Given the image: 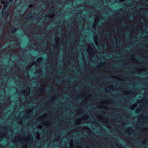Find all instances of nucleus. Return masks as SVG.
Masks as SVG:
<instances>
[{"label": "nucleus", "mask_w": 148, "mask_h": 148, "mask_svg": "<svg viewBox=\"0 0 148 148\" xmlns=\"http://www.w3.org/2000/svg\"><path fill=\"white\" fill-rule=\"evenodd\" d=\"M142 103L136 110L137 113L142 111L146 112L148 110V100L146 99L143 98L142 100Z\"/></svg>", "instance_id": "f257e3e1"}, {"label": "nucleus", "mask_w": 148, "mask_h": 148, "mask_svg": "<svg viewBox=\"0 0 148 148\" xmlns=\"http://www.w3.org/2000/svg\"><path fill=\"white\" fill-rule=\"evenodd\" d=\"M138 121L142 124H143L145 122L148 121V115L146 116H143L142 115L140 116L138 118Z\"/></svg>", "instance_id": "f03ea898"}, {"label": "nucleus", "mask_w": 148, "mask_h": 148, "mask_svg": "<svg viewBox=\"0 0 148 148\" xmlns=\"http://www.w3.org/2000/svg\"><path fill=\"white\" fill-rule=\"evenodd\" d=\"M86 49L87 50V52L88 54L91 55L93 54V49L91 47L90 45L87 44L86 45Z\"/></svg>", "instance_id": "7ed1b4c3"}, {"label": "nucleus", "mask_w": 148, "mask_h": 148, "mask_svg": "<svg viewBox=\"0 0 148 148\" xmlns=\"http://www.w3.org/2000/svg\"><path fill=\"white\" fill-rule=\"evenodd\" d=\"M88 118L89 116L88 115H86L82 117L81 119L77 120L75 122V123L76 125L79 124L81 123L82 119L86 120L88 119Z\"/></svg>", "instance_id": "20e7f679"}, {"label": "nucleus", "mask_w": 148, "mask_h": 148, "mask_svg": "<svg viewBox=\"0 0 148 148\" xmlns=\"http://www.w3.org/2000/svg\"><path fill=\"white\" fill-rule=\"evenodd\" d=\"M81 97L84 98L85 101H87L88 99H89L91 97V95L90 94L87 95V93L86 92H83L82 94Z\"/></svg>", "instance_id": "39448f33"}, {"label": "nucleus", "mask_w": 148, "mask_h": 148, "mask_svg": "<svg viewBox=\"0 0 148 148\" xmlns=\"http://www.w3.org/2000/svg\"><path fill=\"white\" fill-rule=\"evenodd\" d=\"M99 21V17L98 16H96L95 17V19L93 24V28H95L96 27V25L97 24L98 22Z\"/></svg>", "instance_id": "423d86ee"}, {"label": "nucleus", "mask_w": 148, "mask_h": 148, "mask_svg": "<svg viewBox=\"0 0 148 148\" xmlns=\"http://www.w3.org/2000/svg\"><path fill=\"white\" fill-rule=\"evenodd\" d=\"M105 88V92H108L110 90H113L114 89V86L113 85H110L109 87L107 86Z\"/></svg>", "instance_id": "0eeeda50"}, {"label": "nucleus", "mask_w": 148, "mask_h": 148, "mask_svg": "<svg viewBox=\"0 0 148 148\" xmlns=\"http://www.w3.org/2000/svg\"><path fill=\"white\" fill-rule=\"evenodd\" d=\"M125 94L130 95H132L133 96H135L137 94L135 92H132L130 91H127L125 93Z\"/></svg>", "instance_id": "6e6552de"}, {"label": "nucleus", "mask_w": 148, "mask_h": 148, "mask_svg": "<svg viewBox=\"0 0 148 148\" xmlns=\"http://www.w3.org/2000/svg\"><path fill=\"white\" fill-rule=\"evenodd\" d=\"M110 102L108 100H103L101 101L100 102V104H106L108 103H110Z\"/></svg>", "instance_id": "1a4fd4ad"}, {"label": "nucleus", "mask_w": 148, "mask_h": 148, "mask_svg": "<svg viewBox=\"0 0 148 148\" xmlns=\"http://www.w3.org/2000/svg\"><path fill=\"white\" fill-rule=\"evenodd\" d=\"M127 132L130 134H132L133 132V130L130 128H128L127 130Z\"/></svg>", "instance_id": "9d476101"}, {"label": "nucleus", "mask_w": 148, "mask_h": 148, "mask_svg": "<svg viewBox=\"0 0 148 148\" xmlns=\"http://www.w3.org/2000/svg\"><path fill=\"white\" fill-rule=\"evenodd\" d=\"M137 105L136 103H135L133 104L130 107V109L132 110L134 109V108L136 107Z\"/></svg>", "instance_id": "9b49d317"}, {"label": "nucleus", "mask_w": 148, "mask_h": 148, "mask_svg": "<svg viewBox=\"0 0 148 148\" xmlns=\"http://www.w3.org/2000/svg\"><path fill=\"white\" fill-rule=\"evenodd\" d=\"M143 144L148 145V139H146L143 142Z\"/></svg>", "instance_id": "f8f14e48"}, {"label": "nucleus", "mask_w": 148, "mask_h": 148, "mask_svg": "<svg viewBox=\"0 0 148 148\" xmlns=\"http://www.w3.org/2000/svg\"><path fill=\"white\" fill-rule=\"evenodd\" d=\"M41 118H45L47 117V115L46 114H44L41 116Z\"/></svg>", "instance_id": "ddd939ff"}, {"label": "nucleus", "mask_w": 148, "mask_h": 148, "mask_svg": "<svg viewBox=\"0 0 148 148\" xmlns=\"http://www.w3.org/2000/svg\"><path fill=\"white\" fill-rule=\"evenodd\" d=\"M44 125L45 126H47V121H45L43 122Z\"/></svg>", "instance_id": "4468645a"}, {"label": "nucleus", "mask_w": 148, "mask_h": 148, "mask_svg": "<svg viewBox=\"0 0 148 148\" xmlns=\"http://www.w3.org/2000/svg\"><path fill=\"white\" fill-rule=\"evenodd\" d=\"M94 40L95 43L96 44L97 43V38L96 36L94 37Z\"/></svg>", "instance_id": "2eb2a0df"}, {"label": "nucleus", "mask_w": 148, "mask_h": 148, "mask_svg": "<svg viewBox=\"0 0 148 148\" xmlns=\"http://www.w3.org/2000/svg\"><path fill=\"white\" fill-rule=\"evenodd\" d=\"M1 3L3 5H4L5 3V2L4 1H3V0H1Z\"/></svg>", "instance_id": "dca6fc26"}, {"label": "nucleus", "mask_w": 148, "mask_h": 148, "mask_svg": "<svg viewBox=\"0 0 148 148\" xmlns=\"http://www.w3.org/2000/svg\"><path fill=\"white\" fill-rule=\"evenodd\" d=\"M54 16V15H51L50 16H49V17L50 18H52Z\"/></svg>", "instance_id": "f3484780"}, {"label": "nucleus", "mask_w": 148, "mask_h": 148, "mask_svg": "<svg viewBox=\"0 0 148 148\" xmlns=\"http://www.w3.org/2000/svg\"><path fill=\"white\" fill-rule=\"evenodd\" d=\"M118 79L119 80H121V81H123V80H122V78H119Z\"/></svg>", "instance_id": "a211bd4d"}, {"label": "nucleus", "mask_w": 148, "mask_h": 148, "mask_svg": "<svg viewBox=\"0 0 148 148\" xmlns=\"http://www.w3.org/2000/svg\"><path fill=\"white\" fill-rule=\"evenodd\" d=\"M125 0H119V1L121 2H122L124 1Z\"/></svg>", "instance_id": "6ab92c4d"}, {"label": "nucleus", "mask_w": 148, "mask_h": 148, "mask_svg": "<svg viewBox=\"0 0 148 148\" xmlns=\"http://www.w3.org/2000/svg\"><path fill=\"white\" fill-rule=\"evenodd\" d=\"M140 102V100H138V101H137V103H139Z\"/></svg>", "instance_id": "aec40b11"}, {"label": "nucleus", "mask_w": 148, "mask_h": 148, "mask_svg": "<svg viewBox=\"0 0 148 148\" xmlns=\"http://www.w3.org/2000/svg\"><path fill=\"white\" fill-rule=\"evenodd\" d=\"M40 128H42V126H40Z\"/></svg>", "instance_id": "412c9836"}, {"label": "nucleus", "mask_w": 148, "mask_h": 148, "mask_svg": "<svg viewBox=\"0 0 148 148\" xmlns=\"http://www.w3.org/2000/svg\"><path fill=\"white\" fill-rule=\"evenodd\" d=\"M101 108H104V107H103V106H101Z\"/></svg>", "instance_id": "4be33fe9"}, {"label": "nucleus", "mask_w": 148, "mask_h": 148, "mask_svg": "<svg viewBox=\"0 0 148 148\" xmlns=\"http://www.w3.org/2000/svg\"><path fill=\"white\" fill-rule=\"evenodd\" d=\"M144 71V69H143V70H141V71Z\"/></svg>", "instance_id": "5701e85b"}, {"label": "nucleus", "mask_w": 148, "mask_h": 148, "mask_svg": "<svg viewBox=\"0 0 148 148\" xmlns=\"http://www.w3.org/2000/svg\"><path fill=\"white\" fill-rule=\"evenodd\" d=\"M30 5H29V7H30Z\"/></svg>", "instance_id": "b1692460"}, {"label": "nucleus", "mask_w": 148, "mask_h": 148, "mask_svg": "<svg viewBox=\"0 0 148 148\" xmlns=\"http://www.w3.org/2000/svg\"><path fill=\"white\" fill-rule=\"evenodd\" d=\"M90 122H91V123H93V122H91V121H90Z\"/></svg>", "instance_id": "393cba45"}, {"label": "nucleus", "mask_w": 148, "mask_h": 148, "mask_svg": "<svg viewBox=\"0 0 148 148\" xmlns=\"http://www.w3.org/2000/svg\"><path fill=\"white\" fill-rule=\"evenodd\" d=\"M82 148V147H79V148Z\"/></svg>", "instance_id": "a878e982"}, {"label": "nucleus", "mask_w": 148, "mask_h": 148, "mask_svg": "<svg viewBox=\"0 0 148 148\" xmlns=\"http://www.w3.org/2000/svg\"><path fill=\"white\" fill-rule=\"evenodd\" d=\"M56 43H57V41H56Z\"/></svg>", "instance_id": "bb28decb"}]
</instances>
